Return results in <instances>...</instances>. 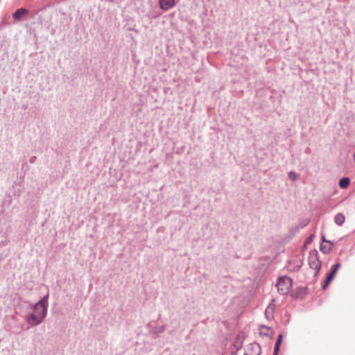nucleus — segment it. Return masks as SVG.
<instances>
[{
  "mask_svg": "<svg viewBox=\"0 0 355 355\" xmlns=\"http://www.w3.org/2000/svg\"><path fill=\"white\" fill-rule=\"evenodd\" d=\"M159 6L162 9L167 10L175 6L174 0H159Z\"/></svg>",
  "mask_w": 355,
  "mask_h": 355,
  "instance_id": "nucleus-6",
  "label": "nucleus"
},
{
  "mask_svg": "<svg viewBox=\"0 0 355 355\" xmlns=\"http://www.w3.org/2000/svg\"><path fill=\"white\" fill-rule=\"evenodd\" d=\"M292 286V280L289 277H284L279 278L277 283V291L282 295L287 294Z\"/></svg>",
  "mask_w": 355,
  "mask_h": 355,
  "instance_id": "nucleus-2",
  "label": "nucleus"
},
{
  "mask_svg": "<svg viewBox=\"0 0 355 355\" xmlns=\"http://www.w3.org/2000/svg\"><path fill=\"white\" fill-rule=\"evenodd\" d=\"M340 268V263H337L331 266V272L330 274L328 275L327 277L326 281L324 284L322 286L323 289H325L328 285L330 284V282L333 280L334 278L335 275L336 274L338 270Z\"/></svg>",
  "mask_w": 355,
  "mask_h": 355,
  "instance_id": "nucleus-4",
  "label": "nucleus"
},
{
  "mask_svg": "<svg viewBox=\"0 0 355 355\" xmlns=\"http://www.w3.org/2000/svg\"><path fill=\"white\" fill-rule=\"evenodd\" d=\"M333 244L329 241H327L325 244H322L320 250L324 253H329L332 248Z\"/></svg>",
  "mask_w": 355,
  "mask_h": 355,
  "instance_id": "nucleus-10",
  "label": "nucleus"
},
{
  "mask_svg": "<svg viewBox=\"0 0 355 355\" xmlns=\"http://www.w3.org/2000/svg\"><path fill=\"white\" fill-rule=\"evenodd\" d=\"M260 334L263 336H266L271 337L273 335V331L271 328L262 326L260 328Z\"/></svg>",
  "mask_w": 355,
  "mask_h": 355,
  "instance_id": "nucleus-8",
  "label": "nucleus"
},
{
  "mask_svg": "<svg viewBox=\"0 0 355 355\" xmlns=\"http://www.w3.org/2000/svg\"><path fill=\"white\" fill-rule=\"evenodd\" d=\"M28 11L27 9L26 8H20V9H18L12 15V17L15 19H17V20H19L21 19L23 17H24L25 15H26L28 14Z\"/></svg>",
  "mask_w": 355,
  "mask_h": 355,
  "instance_id": "nucleus-7",
  "label": "nucleus"
},
{
  "mask_svg": "<svg viewBox=\"0 0 355 355\" xmlns=\"http://www.w3.org/2000/svg\"><path fill=\"white\" fill-rule=\"evenodd\" d=\"M334 221L337 225H342L345 221V217L343 214L339 213L336 215Z\"/></svg>",
  "mask_w": 355,
  "mask_h": 355,
  "instance_id": "nucleus-9",
  "label": "nucleus"
},
{
  "mask_svg": "<svg viewBox=\"0 0 355 355\" xmlns=\"http://www.w3.org/2000/svg\"><path fill=\"white\" fill-rule=\"evenodd\" d=\"M309 264L310 267L315 270V274H317L320 270L321 263L316 252H310L309 257Z\"/></svg>",
  "mask_w": 355,
  "mask_h": 355,
  "instance_id": "nucleus-3",
  "label": "nucleus"
},
{
  "mask_svg": "<svg viewBox=\"0 0 355 355\" xmlns=\"http://www.w3.org/2000/svg\"><path fill=\"white\" fill-rule=\"evenodd\" d=\"M261 354V347L257 343H252L250 344L244 355H259Z\"/></svg>",
  "mask_w": 355,
  "mask_h": 355,
  "instance_id": "nucleus-5",
  "label": "nucleus"
},
{
  "mask_svg": "<svg viewBox=\"0 0 355 355\" xmlns=\"http://www.w3.org/2000/svg\"><path fill=\"white\" fill-rule=\"evenodd\" d=\"M282 335L280 334V335H279L278 338L275 343V349H274L275 355H277V354L279 351V346L282 344Z\"/></svg>",
  "mask_w": 355,
  "mask_h": 355,
  "instance_id": "nucleus-12",
  "label": "nucleus"
},
{
  "mask_svg": "<svg viewBox=\"0 0 355 355\" xmlns=\"http://www.w3.org/2000/svg\"><path fill=\"white\" fill-rule=\"evenodd\" d=\"M350 180L348 178H344L340 180L339 187L342 189H346L349 185Z\"/></svg>",
  "mask_w": 355,
  "mask_h": 355,
  "instance_id": "nucleus-11",
  "label": "nucleus"
},
{
  "mask_svg": "<svg viewBox=\"0 0 355 355\" xmlns=\"http://www.w3.org/2000/svg\"><path fill=\"white\" fill-rule=\"evenodd\" d=\"M289 178H290L291 179H292V180H295V179H296V178H297V175H296V174H295V173H293V172H291V173H289Z\"/></svg>",
  "mask_w": 355,
  "mask_h": 355,
  "instance_id": "nucleus-13",
  "label": "nucleus"
},
{
  "mask_svg": "<svg viewBox=\"0 0 355 355\" xmlns=\"http://www.w3.org/2000/svg\"><path fill=\"white\" fill-rule=\"evenodd\" d=\"M47 298L46 295L35 304L34 311L29 318L30 324L36 325L43 320L47 310Z\"/></svg>",
  "mask_w": 355,
  "mask_h": 355,
  "instance_id": "nucleus-1",
  "label": "nucleus"
}]
</instances>
